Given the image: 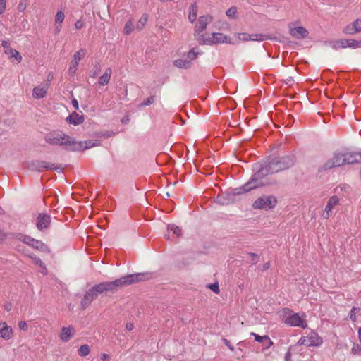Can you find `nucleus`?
Returning <instances> with one entry per match:
<instances>
[{"label":"nucleus","mask_w":361,"mask_h":361,"mask_svg":"<svg viewBox=\"0 0 361 361\" xmlns=\"http://www.w3.org/2000/svg\"><path fill=\"white\" fill-rule=\"evenodd\" d=\"M147 274H130L113 281L103 282L93 286L86 291L81 300L82 309L87 308L97 296L104 292L113 291L118 287L132 284L146 279Z\"/></svg>","instance_id":"1"},{"label":"nucleus","mask_w":361,"mask_h":361,"mask_svg":"<svg viewBox=\"0 0 361 361\" xmlns=\"http://www.w3.org/2000/svg\"><path fill=\"white\" fill-rule=\"evenodd\" d=\"M295 159L293 155H286L280 157L271 158L268 162L262 166L255 164L254 166V180H268L267 176L269 174L280 172L293 166Z\"/></svg>","instance_id":"2"},{"label":"nucleus","mask_w":361,"mask_h":361,"mask_svg":"<svg viewBox=\"0 0 361 361\" xmlns=\"http://www.w3.org/2000/svg\"><path fill=\"white\" fill-rule=\"evenodd\" d=\"M269 183V181H268L267 180H260V179L254 180V174H253L249 182L245 183L242 187L230 189L229 191L228 192V195H231V196L242 195L243 193L249 192L250 190H251L252 189L268 185Z\"/></svg>","instance_id":"3"},{"label":"nucleus","mask_w":361,"mask_h":361,"mask_svg":"<svg viewBox=\"0 0 361 361\" xmlns=\"http://www.w3.org/2000/svg\"><path fill=\"white\" fill-rule=\"evenodd\" d=\"M45 141L51 145L69 146L72 148L73 138L63 133H53L47 135Z\"/></svg>","instance_id":"4"},{"label":"nucleus","mask_w":361,"mask_h":361,"mask_svg":"<svg viewBox=\"0 0 361 361\" xmlns=\"http://www.w3.org/2000/svg\"><path fill=\"white\" fill-rule=\"evenodd\" d=\"M229 37L220 32H213L212 34H205L200 35L197 40L202 44H213L219 43H226Z\"/></svg>","instance_id":"5"},{"label":"nucleus","mask_w":361,"mask_h":361,"mask_svg":"<svg viewBox=\"0 0 361 361\" xmlns=\"http://www.w3.org/2000/svg\"><path fill=\"white\" fill-rule=\"evenodd\" d=\"M23 166L25 169L32 171H39L42 172L44 170L54 169L58 171L61 170L60 167H54L53 164L44 161L39 160H32L25 161L23 164Z\"/></svg>","instance_id":"6"},{"label":"nucleus","mask_w":361,"mask_h":361,"mask_svg":"<svg viewBox=\"0 0 361 361\" xmlns=\"http://www.w3.org/2000/svg\"><path fill=\"white\" fill-rule=\"evenodd\" d=\"M276 202V199L273 196H262L254 202L252 207L257 209L268 210L274 208Z\"/></svg>","instance_id":"7"},{"label":"nucleus","mask_w":361,"mask_h":361,"mask_svg":"<svg viewBox=\"0 0 361 361\" xmlns=\"http://www.w3.org/2000/svg\"><path fill=\"white\" fill-rule=\"evenodd\" d=\"M322 343V339L315 332H311L306 336L301 337L298 342V345H304L307 347L319 346Z\"/></svg>","instance_id":"8"},{"label":"nucleus","mask_w":361,"mask_h":361,"mask_svg":"<svg viewBox=\"0 0 361 361\" xmlns=\"http://www.w3.org/2000/svg\"><path fill=\"white\" fill-rule=\"evenodd\" d=\"M298 23H299L298 21L289 23L288 29H289L290 35L295 39H302L307 37L309 32L304 27H302V26L296 27V25Z\"/></svg>","instance_id":"9"},{"label":"nucleus","mask_w":361,"mask_h":361,"mask_svg":"<svg viewBox=\"0 0 361 361\" xmlns=\"http://www.w3.org/2000/svg\"><path fill=\"white\" fill-rule=\"evenodd\" d=\"M343 165H344L343 153L336 152L324 164L322 169L328 170Z\"/></svg>","instance_id":"10"},{"label":"nucleus","mask_w":361,"mask_h":361,"mask_svg":"<svg viewBox=\"0 0 361 361\" xmlns=\"http://www.w3.org/2000/svg\"><path fill=\"white\" fill-rule=\"evenodd\" d=\"M283 322L291 326H299L304 329L307 327L305 320L296 313L289 314L288 316L284 317Z\"/></svg>","instance_id":"11"},{"label":"nucleus","mask_w":361,"mask_h":361,"mask_svg":"<svg viewBox=\"0 0 361 361\" xmlns=\"http://www.w3.org/2000/svg\"><path fill=\"white\" fill-rule=\"evenodd\" d=\"M212 16L209 15L200 16L197 24L195 27V35L198 39L201 35L200 33L203 32L207 27V25L212 21Z\"/></svg>","instance_id":"12"},{"label":"nucleus","mask_w":361,"mask_h":361,"mask_svg":"<svg viewBox=\"0 0 361 361\" xmlns=\"http://www.w3.org/2000/svg\"><path fill=\"white\" fill-rule=\"evenodd\" d=\"M21 240L29 246L42 252H49V247L42 241L27 235L23 237Z\"/></svg>","instance_id":"13"},{"label":"nucleus","mask_w":361,"mask_h":361,"mask_svg":"<svg viewBox=\"0 0 361 361\" xmlns=\"http://www.w3.org/2000/svg\"><path fill=\"white\" fill-rule=\"evenodd\" d=\"M86 51L84 49H80L79 51L75 52L73 55V59L70 63V67L68 68V74L70 75H74L77 69L79 61L85 56Z\"/></svg>","instance_id":"14"},{"label":"nucleus","mask_w":361,"mask_h":361,"mask_svg":"<svg viewBox=\"0 0 361 361\" xmlns=\"http://www.w3.org/2000/svg\"><path fill=\"white\" fill-rule=\"evenodd\" d=\"M100 142L99 140H85V141H75L73 139V151H80L90 149L93 147L99 146Z\"/></svg>","instance_id":"15"},{"label":"nucleus","mask_w":361,"mask_h":361,"mask_svg":"<svg viewBox=\"0 0 361 361\" xmlns=\"http://www.w3.org/2000/svg\"><path fill=\"white\" fill-rule=\"evenodd\" d=\"M51 224V216L50 215L45 213L39 214L37 221L36 226L38 230L42 231L45 229H47Z\"/></svg>","instance_id":"16"},{"label":"nucleus","mask_w":361,"mask_h":361,"mask_svg":"<svg viewBox=\"0 0 361 361\" xmlns=\"http://www.w3.org/2000/svg\"><path fill=\"white\" fill-rule=\"evenodd\" d=\"M338 203L339 198L336 195L331 196L327 202V204L326 205L324 212L322 214V217L324 219H328L332 214V210L334 207L338 205Z\"/></svg>","instance_id":"17"},{"label":"nucleus","mask_w":361,"mask_h":361,"mask_svg":"<svg viewBox=\"0 0 361 361\" xmlns=\"http://www.w3.org/2000/svg\"><path fill=\"white\" fill-rule=\"evenodd\" d=\"M347 35H354L361 32V18L354 20L348 25L343 30Z\"/></svg>","instance_id":"18"},{"label":"nucleus","mask_w":361,"mask_h":361,"mask_svg":"<svg viewBox=\"0 0 361 361\" xmlns=\"http://www.w3.org/2000/svg\"><path fill=\"white\" fill-rule=\"evenodd\" d=\"M344 164H352L361 163V152H345L343 153Z\"/></svg>","instance_id":"19"},{"label":"nucleus","mask_w":361,"mask_h":361,"mask_svg":"<svg viewBox=\"0 0 361 361\" xmlns=\"http://www.w3.org/2000/svg\"><path fill=\"white\" fill-rule=\"evenodd\" d=\"M13 336V329L5 322L0 323V338L4 340H10Z\"/></svg>","instance_id":"20"},{"label":"nucleus","mask_w":361,"mask_h":361,"mask_svg":"<svg viewBox=\"0 0 361 361\" xmlns=\"http://www.w3.org/2000/svg\"><path fill=\"white\" fill-rule=\"evenodd\" d=\"M48 85H38L33 89L32 95L35 99H42L46 97Z\"/></svg>","instance_id":"21"},{"label":"nucleus","mask_w":361,"mask_h":361,"mask_svg":"<svg viewBox=\"0 0 361 361\" xmlns=\"http://www.w3.org/2000/svg\"><path fill=\"white\" fill-rule=\"evenodd\" d=\"M74 329L71 326L63 327L60 334V338L63 342H68L73 336Z\"/></svg>","instance_id":"22"},{"label":"nucleus","mask_w":361,"mask_h":361,"mask_svg":"<svg viewBox=\"0 0 361 361\" xmlns=\"http://www.w3.org/2000/svg\"><path fill=\"white\" fill-rule=\"evenodd\" d=\"M251 336L255 337L256 341L261 343L266 348H269L272 344V341L268 336H259L255 333L252 332Z\"/></svg>","instance_id":"23"},{"label":"nucleus","mask_w":361,"mask_h":361,"mask_svg":"<svg viewBox=\"0 0 361 361\" xmlns=\"http://www.w3.org/2000/svg\"><path fill=\"white\" fill-rule=\"evenodd\" d=\"M66 120L68 123L76 126L81 124L84 121V118L83 116H80L77 113L74 112L70 116H68Z\"/></svg>","instance_id":"24"},{"label":"nucleus","mask_w":361,"mask_h":361,"mask_svg":"<svg viewBox=\"0 0 361 361\" xmlns=\"http://www.w3.org/2000/svg\"><path fill=\"white\" fill-rule=\"evenodd\" d=\"M111 68H107L104 74L99 78V84L102 86L106 85L109 82L111 75Z\"/></svg>","instance_id":"25"},{"label":"nucleus","mask_w":361,"mask_h":361,"mask_svg":"<svg viewBox=\"0 0 361 361\" xmlns=\"http://www.w3.org/2000/svg\"><path fill=\"white\" fill-rule=\"evenodd\" d=\"M173 64L176 67H178L179 68H183V69L190 68L192 66V63L190 62V61L186 59H176L173 61Z\"/></svg>","instance_id":"26"},{"label":"nucleus","mask_w":361,"mask_h":361,"mask_svg":"<svg viewBox=\"0 0 361 361\" xmlns=\"http://www.w3.org/2000/svg\"><path fill=\"white\" fill-rule=\"evenodd\" d=\"M331 47L334 49H345L348 47L349 44L348 42V39H340V40H336L334 42H330Z\"/></svg>","instance_id":"27"},{"label":"nucleus","mask_w":361,"mask_h":361,"mask_svg":"<svg viewBox=\"0 0 361 361\" xmlns=\"http://www.w3.org/2000/svg\"><path fill=\"white\" fill-rule=\"evenodd\" d=\"M4 52L11 59H14L15 60H16L18 63H20L22 61V56H20V53L16 49L8 48V49H6Z\"/></svg>","instance_id":"28"},{"label":"nucleus","mask_w":361,"mask_h":361,"mask_svg":"<svg viewBox=\"0 0 361 361\" xmlns=\"http://www.w3.org/2000/svg\"><path fill=\"white\" fill-rule=\"evenodd\" d=\"M28 257L32 259V262L34 264H35L36 265H38L39 267H40L42 268L41 272L44 275L47 274V269L40 258L37 257L35 255H28Z\"/></svg>","instance_id":"29"},{"label":"nucleus","mask_w":361,"mask_h":361,"mask_svg":"<svg viewBox=\"0 0 361 361\" xmlns=\"http://www.w3.org/2000/svg\"><path fill=\"white\" fill-rule=\"evenodd\" d=\"M197 11L196 6L195 4L192 5L190 8V11H189V15H188V19L191 23H193L196 20L197 15Z\"/></svg>","instance_id":"30"},{"label":"nucleus","mask_w":361,"mask_h":361,"mask_svg":"<svg viewBox=\"0 0 361 361\" xmlns=\"http://www.w3.org/2000/svg\"><path fill=\"white\" fill-rule=\"evenodd\" d=\"M148 20V15L147 14H143L140 19L138 20L136 25V27L137 30H141L143 29V27L145 26L146 23Z\"/></svg>","instance_id":"31"},{"label":"nucleus","mask_w":361,"mask_h":361,"mask_svg":"<svg viewBox=\"0 0 361 361\" xmlns=\"http://www.w3.org/2000/svg\"><path fill=\"white\" fill-rule=\"evenodd\" d=\"M267 39H268V37L262 34H252L249 36V41L262 42Z\"/></svg>","instance_id":"32"},{"label":"nucleus","mask_w":361,"mask_h":361,"mask_svg":"<svg viewBox=\"0 0 361 361\" xmlns=\"http://www.w3.org/2000/svg\"><path fill=\"white\" fill-rule=\"evenodd\" d=\"M200 54H202V52L196 51L195 49H192L188 51L186 59L190 60L192 63V61L195 60Z\"/></svg>","instance_id":"33"},{"label":"nucleus","mask_w":361,"mask_h":361,"mask_svg":"<svg viewBox=\"0 0 361 361\" xmlns=\"http://www.w3.org/2000/svg\"><path fill=\"white\" fill-rule=\"evenodd\" d=\"M90 352V348L88 345L85 344L80 347L78 349V353L80 356H86Z\"/></svg>","instance_id":"34"},{"label":"nucleus","mask_w":361,"mask_h":361,"mask_svg":"<svg viewBox=\"0 0 361 361\" xmlns=\"http://www.w3.org/2000/svg\"><path fill=\"white\" fill-rule=\"evenodd\" d=\"M168 231H171L175 234L176 236H180L181 235V229L175 225H168Z\"/></svg>","instance_id":"35"},{"label":"nucleus","mask_w":361,"mask_h":361,"mask_svg":"<svg viewBox=\"0 0 361 361\" xmlns=\"http://www.w3.org/2000/svg\"><path fill=\"white\" fill-rule=\"evenodd\" d=\"M226 16L228 17V18H237V8L236 7H231L229 9H228L226 11Z\"/></svg>","instance_id":"36"},{"label":"nucleus","mask_w":361,"mask_h":361,"mask_svg":"<svg viewBox=\"0 0 361 361\" xmlns=\"http://www.w3.org/2000/svg\"><path fill=\"white\" fill-rule=\"evenodd\" d=\"M134 29V25L132 21H128L124 27V32L126 35H129L132 32Z\"/></svg>","instance_id":"37"},{"label":"nucleus","mask_w":361,"mask_h":361,"mask_svg":"<svg viewBox=\"0 0 361 361\" xmlns=\"http://www.w3.org/2000/svg\"><path fill=\"white\" fill-rule=\"evenodd\" d=\"M100 71H101V68L99 66V65H95L92 70L91 71L90 73V76L91 78H97L99 75V73H100Z\"/></svg>","instance_id":"38"},{"label":"nucleus","mask_w":361,"mask_h":361,"mask_svg":"<svg viewBox=\"0 0 361 361\" xmlns=\"http://www.w3.org/2000/svg\"><path fill=\"white\" fill-rule=\"evenodd\" d=\"M350 353L353 355H357L361 354V345L359 344H353V348L350 350Z\"/></svg>","instance_id":"39"},{"label":"nucleus","mask_w":361,"mask_h":361,"mask_svg":"<svg viewBox=\"0 0 361 361\" xmlns=\"http://www.w3.org/2000/svg\"><path fill=\"white\" fill-rule=\"evenodd\" d=\"M348 42L349 44L348 47L356 49L358 47H361V41H357L355 39H348Z\"/></svg>","instance_id":"40"},{"label":"nucleus","mask_w":361,"mask_h":361,"mask_svg":"<svg viewBox=\"0 0 361 361\" xmlns=\"http://www.w3.org/2000/svg\"><path fill=\"white\" fill-rule=\"evenodd\" d=\"M64 13L63 11H59L56 13L55 16V22L57 24H61L64 20Z\"/></svg>","instance_id":"41"},{"label":"nucleus","mask_w":361,"mask_h":361,"mask_svg":"<svg viewBox=\"0 0 361 361\" xmlns=\"http://www.w3.org/2000/svg\"><path fill=\"white\" fill-rule=\"evenodd\" d=\"M155 96H151L148 97L143 103L139 105L140 107L149 106L154 102Z\"/></svg>","instance_id":"42"},{"label":"nucleus","mask_w":361,"mask_h":361,"mask_svg":"<svg viewBox=\"0 0 361 361\" xmlns=\"http://www.w3.org/2000/svg\"><path fill=\"white\" fill-rule=\"evenodd\" d=\"M208 287L215 293H219L220 291L219 284L217 283L209 284Z\"/></svg>","instance_id":"43"},{"label":"nucleus","mask_w":361,"mask_h":361,"mask_svg":"<svg viewBox=\"0 0 361 361\" xmlns=\"http://www.w3.org/2000/svg\"><path fill=\"white\" fill-rule=\"evenodd\" d=\"M358 309L356 308V307H353L351 311H350V319L355 322L356 320V315H355V313H356V311H357Z\"/></svg>","instance_id":"44"},{"label":"nucleus","mask_w":361,"mask_h":361,"mask_svg":"<svg viewBox=\"0 0 361 361\" xmlns=\"http://www.w3.org/2000/svg\"><path fill=\"white\" fill-rule=\"evenodd\" d=\"M18 326H19V329L20 330H23V331H27V325L26 322H25V321L19 322Z\"/></svg>","instance_id":"45"},{"label":"nucleus","mask_w":361,"mask_h":361,"mask_svg":"<svg viewBox=\"0 0 361 361\" xmlns=\"http://www.w3.org/2000/svg\"><path fill=\"white\" fill-rule=\"evenodd\" d=\"M7 0H0V14L3 13L6 9Z\"/></svg>","instance_id":"46"},{"label":"nucleus","mask_w":361,"mask_h":361,"mask_svg":"<svg viewBox=\"0 0 361 361\" xmlns=\"http://www.w3.org/2000/svg\"><path fill=\"white\" fill-rule=\"evenodd\" d=\"M249 36L250 35L246 34V33H240L239 34V39L243 41H249Z\"/></svg>","instance_id":"47"},{"label":"nucleus","mask_w":361,"mask_h":361,"mask_svg":"<svg viewBox=\"0 0 361 361\" xmlns=\"http://www.w3.org/2000/svg\"><path fill=\"white\" fill-rule=\"evenodd\" d=\"M224 344L231 350L234 351V347L231 344L230 341L227 340L226 338L222 339Z\"/></svg>","instance_id":"48"},{"label":"nucleus","mask_w":361,"mask_h":361,"mask_svg":"<svg viewBox=\"0 0 361 361\" xmlns=\"http://www.w3.org/2000/svg\"><path fill=\"white\" fill-rule=\"evenodd\" d=\"M84 22L82 20H78L75 23V27L76 29H81L84 27Z\"/></svg>","instance_id":"49"},{"label":"nucleus","mask_w":361,"mask_h":361,"mask_svg":"<svg viewBox=\"0 0 361 361\" xmlns=\"http://www.w3.org/2000/svg\"><path fill=\"white\" fill-rule=\"evenodd\" d=\"M250 255L252 257V261L253 262V263H256L258 262L259 257L257 255L254 254V253H250Z\"/></svg>","instance_id":"50"},{"label":"nucleus","mask_w":361,"mask_h":361,"mask_svg":"<svg viewBox=\"0 0 361 361\" xmlns=\"http://www.w3.org/2000/svg\"><path fill=\"white\" fill-rule=\"evenodd\" d=\"M291 353L288 351L285 355V361H291Z\"/></svg>","instance_id":"51"},{"label":"nucleus","mask_w":361,"mask_h":361,"mask_svg":"<svg viewBox=\"0 0 361 361\" xmlns=\"http://www.w3.org/2000/svg\"><path fill=\"white\" fill-rule=\"evenodd\" d=\"M72 104H73V107L75 108V109H76V110L78 109L79 105H78V102L76 99H73L72 100Z\"/></svg>","instance_id":"52"},{"label":"nucleus","mask_w":361,"mask_h":361,"mask_svg":"<svg viewBox=\"0 0 361 361\" xmlns=\"http://www.w3.org/2000/svg\"><path fill=\"white\" fill-rule=\"evenodd\" d=\"M101 360H104V361H109V356L106 354V353H103L101 355Z\"/></svg>","instance_id":"53"},{"label":"nucleus","mask_w":361,"mask_h":361,"mask_svg":"<svg viewBox=\"0 0 361 361\" xmlns=\"http://www.w3.org/2000/svg\"><path fill=\"white\" fill-rule=\"evenodd\" d=\"M6 239L5 233L0 229V242L4 241Z\"/></svg>","instance_id":"54"},{"label":"nucleus","mask_w":361,"mask_h":361,"mask_svg":"<svg viewBox=\"0 0 361 361\" xmlns=\"http://www.w3.org/2000/svg\"><path fill=\"white\" fill-rule=\"evenodd\" d=\"M242 352H243L242 348H237V350L235 351V354L238 357H240V356L243 357V355H242Z\"/></svg>","instance_id":"55"},{"label":"nucleus","mask_w":361,"mask_h":361,"mask_svg":"<svg viewBox=\"0 0 361 361\" xmlns=\"http://www.w3.org/2000/svg\"><path fill=\"white\" fill-rule=\"evenodd\" d=\"M61 24H59V25H57L55 28V34L56 35H58L60 31H61Z\"/></svg>","instance_id":"56"},{"label":"nucleus","mask_w":361,"mask_h":361,"mask_svg":"<svg viewBox=\"0 0 361 361\" xmlns=\"http://www.w3.org/2000/svg\"><path fill=\"white\" fill-rule=\"evenodd\" d=\"M126 328L127 330L131 331L133 329V325L130 323H128V324H126Z\"/></svg>","instance_id":"57"},{"label":"nucleus","mask_w":361,"mask_h":361,"mask_svg":"<svg viewBox=\"0 0 361 361\" xmlns=\"http://www.w3.org/2000/svg\"><path fill=\"white\" fill-rule=\"evenodd\" d=\"M2 46L6 48V49H8L9 47V43L6 41H3L2 42Z\"/></svg>","instance_id":"58"},{"label":"nucleus","mask_w":361,"mask_h":361,"mask_svg":"<svg viewBox=\"0 0 361 361\" xmlns=\"http://www.w3.org/2000/svg\"><path fill=\"white\" fill-rule=\"evenodd\" d=\"M269 267H270V264H269V262H267V263H265V264H264V266H263V269H264V270H267V269H268L269 268Z\"/></svg>","instance_id":"59"},{"label":"nucleus","mask_w":361,"mask_h":361,"mask_svg":"<svg viewBox=\"0 0 361 361\" xmlns=\"http://www.w3.org/2000/svg\"><path fill=\"white\" fill-rule=\"evenodd\" d=\"M358 338H359L360 342L361 343V327L358 330Z\"/></svg>","instance_id":"60"},{"label":"nucleus","mask_w":361,"mask_h":361,"mask_svg":"<svg viewBox=\"0 0 361 361\" xmlns=\"http://www.w3.org/2000/svg\"><path fill=\"white\" fill-rule=\"evenodd\" d=\"M121 121L123 123H126L128 121V118L127 119H124V120L123 119Z\"/></svg>","instance_id":"61"},{"label":"nucleus","mask_w":361,"mask_h":361,"mask_svg":"<svg viewBox=\"0 0 361 361\" xmlns=\"http://www.w3.org/2000/svg\"><path fill=\"white\" fill-rule=\"evenodd\" d=\"M52 78V75H49L47 80H50Z\"/></svg>","instance_id":"62"},{"label":"nucleus","mask_w":361,"mask_h":361,"mask_svg":"<svg viewBox=\"0 0 361 361\" xmlns=\"http://www.w3.org/2000/svg\"><path fill=\"white\" fill-rule=\"evenodd\" d=\"M243 343H244L243 341H240V342H239V343H238V345H243Z\"/></svg>","instance_id":"63"},{"label":"nucleus","mask_w":361,"mask_h":361,"mask_svg":"<svg viewBox=\"0 0 361 361\" xmlns=\"http://www.w3.org/2000/svg\"><path fill=\"white\" fill-rule=\"evenodd\" d=\"M285 312H290V310H286Z\"/></svg>","instance_id":"64"}]
</instances>
